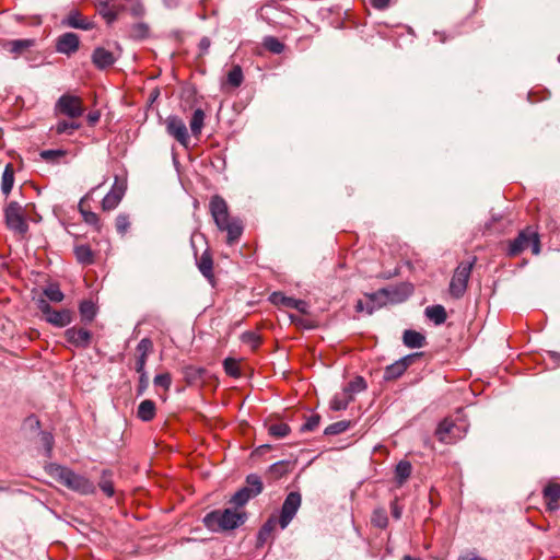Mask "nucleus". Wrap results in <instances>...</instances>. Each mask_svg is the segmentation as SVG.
I'll list each match as a JSON object with an SVG mask.
<instances>
[{
    "label": "nucleus",
    "instance_id": "53",
    "mask_svg": "<svg viewBox=\"0 0 560 560\" xmlns=\"http://www.w3.org/2000/svg\"><path fill=\"white\" fill-rule=\"evenodd\" d=\"M149 27L144 23H138L132 27V36L137 38H144L148 36Z\"/></svg>",
    "mask_w": 560,
    "mask_h": 560
},
{
    "label": "nucleus",
    "instance_id": "48",
    "mask_svg": "<svg viewBox=\"0 0 560 560\" xmlns=\"http://www.w3.org/2000/svg\"><path fill=\"white\" fill-rule=\"evenodd\" d=\"M136 350L138 354L149 355L153 351L152 340L150 338L141 339Z\"/></svg>",
    "mask_w": 560,
    "mask_h": 560
},
{
    "label": "nucleus",
    "instance_id": "44",
    "mask_svg": "<svg viewBox=\"0 0 560 560\" xmlns=\"http://www.w3.org/2000/svg\"><path fill=\"white\" fill-rule=\"evenodd\" d=\"M290 431V427L284 422L272 423L268 429L269 434L278 439L285 438Z\"/></svg>",
    "mask_w": 560,
    "mask_h": 560
},
{
    "label": "nucleus",
    "instance_id": "18",
    "mask_svg": "<svg viewBox=\"0 0 560 560\" xmlns=\"http://www.w3.org/2000/svg\"><path fill=\"white\" fill-rule=\"evenodd\" d=\"M63 26L89 31L94 27V23L89 19L84 18L79 11L72 10L69 14L61 21Z\"/></svg>",
    "mask_w": 560,
    "mask_h": 560
},
{
    "label": "nucleus",
    "instance_id": "23",
    "mask_svg": "<svg viewBox=\"0 0 560 560\" xmlns=\"http://www.w3.org/2000/svg\"><path fill=\"white\" fill-rule=\"evenodd\" d=\"M278 299H281V305L295 308L302 313L306 312V303L303 300H296L293 298L284 296L282 293L275 292L271 295L272 303H278Z\"/></svg>",
    "mask_w": 560,
    "mask_h": 560
},
{
    "label": "nucleus",
    "instance_id": "20",
    "mask_svg": "<svg viewBox=\"0 0 560 560\" xmlns=\"http://www.w3.org/2000/svg\"><path fill=\"white\" fill-rule=\"evenodd\" d=\"M125 9V7L118 1L114 0L109 3H105L97 8L98 13L105 19L108 24L115 22L119 15V13Z\"/></svg>",
    "mask_w": 560,
    "mask_h": 560
},
{
    "label": "nucleus",
    "instance_id": "37",
    "mask_svg": "<svg viewBox=\"0 0 560 560\" xmlns=\"http://www.w3.org/2000/svg\"><path fill=\"white\" fill-rule=\"evenodd\" d=\"M254 497L250 494V492L245 487H243L233 494L230 503L236 508H243Z\"/></svg>",
    "mask_w": 560,
    "mask_h": 560
},
{
    "label": "nucleus",
    "instance_id": "5",
    "mask_svg": "<svg viewBox=\"0 0 560 560\" xmlns=\"http://www.w3.org/2000/svg\"><path fill=\"white\" fill-rule=\"evenodd\" d=\"M49 471L57 481L72 491L83 495L95 492V486L88 477L79 475L68 467L52 465Z\"/></svg>",
    "mask_w": 560,
    "mask_h": 560
},
{
    "label": "nucleus",
    "instance_id": "49",
    "mask_svg": "<svg viewBox=\"0 0 560 560\" xmlns=\"http://www.w3.org/2000/svg\"><path fill=\"white\" fill-rule=\"evenodd\" d=\"M130 226L129 217L127 214L120 213L116 218V230L120 234H125Z\"/></svg>",
    "mask_w": 560,
    "mask_h": 560
},
{
    "label": "nucleus",
    "instance_id": "63",
    "mask_svg": "<svg viewBox=\"0 0 560 560\" xmlns=\"http://www.w3.org/2000/svg\"><path fill=\"white\" fill-rule=\"evenodd\" d=\"M389 0H371V4L378 10L387 8Z\"/></svg>",
    "mask_w": 560,
    "mask_h": 560
},
{
    "label": "nucleus",
    "instance_id": "7",
    "mask_svg": "<svg viewBox=\"0 0 560 560\" xmlns=\"http://www.w3.org/2000/svg\"><path fill=\"white\" fill-rule=\"evenodd\" d=\"M468 430L467 420L458 412L453 418H445L436 428L435 435L438 440L445 444H453L463 439Z\"/></svg>",
    "mask_w": 560,
    "mask_h": 560
},
{
    "label": "nucleus",
    "instance_id": "31",
    "mask_svg": "<svg viewBox=\"0 0 560 560\" xmlns=\"http://www.w3.org/2000/svg\"><path fill=\"white\" fill-rule=\"evenodd\" d=\"M404 343L408 348H421L424 345V336L416 330H406L402 337Z\"/></svg>",
    "mask_w": 560,
    "mask_h": 560
},
{
    "label": "nucleus",
    "instance_id": "12",
    "mask_svg": "<svg viewBox=\"0 0 560 560\" xmlns=\"http://www.w3.org/2000/svg\"><path fill=\"white\" fill-rule=\"evenodd\" d=\"M7 225L10 230L24 234L27 231V223L24 218L23 208L16 201H11L4 210Z\"/></svg>",
    "mask_w": 560,
    "mask_h": 560
},
{
    "label": "nucleus",
    "instance_id": "33",
    "mask_svg": "<svg viewBox=\"0 0 560 560\" xmlns=\"http://www.w3.org/2000/svg\"><path fill=\"white\" fill-rule=\"evenodd\" d=\"M80 315L83 322L91 323L96 316V305L92 301H82L79 306Z\"/></svg>",
    "mask_w": 560,
    "mask_h": 560
},
{
    "label": "nucleus",
    "instance_id": "21",
    "mask_svg": "<svg viewBox=\"0 0 560 560\" xmlns=\"http://www.w3.org/2000/svg\"><path fill=\"white\" fill-rule=\"evenodd\" d=\"M90 198V194L85 195L79 202V211L83 218V221L94 226L96 230L101 229L100 218L98 215L90 210V207L88 205V200Z\"/></svg>",
    "mask_w": 560,
    "mask_h": 560
},
{
    "label": "nucleus",
    "instance_id": "19",
    "mask_svg": "<svg viewBox=\"0 0 560 560\" xmlns=\"http://www.w3.org/2000/svg\"><path fill=\"white\" fill-rule=\"evenodd\" d=\"M544 500L549 512H555L559 509L560 500V485L556 482H549L542 491Z\"/></svg>",
    "mask_w": 560,
    "mask_h": 560
},
{
    "label": "nucleus",
    "instance_id": "45",
    "mask_svg": "<svg viewBox=\"0 0 560 560\" xmlns=\"http://www.w3.org/2000/svg\"><path fill=\"white\" fill-rule=\"evenodd\" d=\"M372 524L378 528H385L388 524V517L384 509H378L373 512Z\"/></svg>",
    "mask_w": 560,
    "mask_h": 560
},
{
    "label": "nucleus",
    "instance_id": "22",
    "mask_svg": "<svg viewBox=\"0 0 560 560\" xmlns=\"http://www.w3.org/2000/svg\"><path fill=\"white\" fill-rule=\"evenodd\" d=\"M92 61L98 69H105L115 62V57L112 51L97 47L92 54Z\"/></svg>",
    "mask_w": 560,
    "mask_h": 560
},
{
    "label": "nucleus",
    "instance_id": "34",
    "mask_svg": "<svg viewBox=\"0 0 560 560\" xmlns=\"http://www.w3.org/2000/svg\"><path fill=\"white\" fill-rule=\"evenodd\" d=\"M98 487L107 497L110 498L114 495L115 489L113 483V472L110 470H103Z\"/></svg>",
    "mask_w": 560,
    "mask_h": 560
},
{
    "label": "nucleus",
    "instance_id": "11",
    "mask_svg": "<svg viewBox=\"0 0 560 560\" xmlns=\"http://www.w3.org/2000/svg\"><path fill=\"white\" fill-rule=\"evenodd\" d=\"M37 307L45 320L56 327H66L72 322V313L69 310H54L46 299L37 301Z\"/></svg>",
    "mask_w": 560,
    "mask_h": 560
},
{
    "label": "nucleus",
    "instance_id": "28",
    "mask_svg": "<svg viewBox=\"0 0 560 560\" xmlns=\"http://www.w3.org/2000/svg\"><path fill=\"white\" fill-rule=\"evenodd\" d=\"M352 400L353 396L348 392L342 390L341 393L335 394L330 400V408L335 411L345 410Z\"/></svg>",
    "mask_w": 560,
    "mask_h": 560
},
{
    "label": "nucleus",
    "instance_id": "1",
    "mask_svg": "<svg viewBox=\"0 0 560 560\" xmlns=\"http://www.w3.org/2000/svg\"><path fill=\"white\" fill-rule=\"evenodd\" d=\"M209 209L218 229L228 233V244L237 242L243 233V225L240 219L230 217L226 201L215 195L210 200Z\"/></svg>",
    "mask_w": 560,
    "mask_h": 560
},
{
    "label": "nucleus",
    "instance_id": "15",
    "mask_svg": "<svg viewBox=\"0 0 560 560\" xmlns=\"http://www.w3.org/2000/svg\"><path fill=\"white\" fill-rule=\"evenodd\" d=\"M418 355L419 354H417V353L406 355V357L397 360L393 364L386 366L384 374H383V378L385 381L397 380L405 373V371L408 369V366H410L413 363V361L416 360V358Z\"/></svg>",
    "mask_w": 560,
    "mask_h": 560
},
{
    "label": "nucleus",
    "instance_id": "61",
    "mask_svg": "<svg viewBox=\"0 0 560 560\" xmlns=\"http://www.w3.org/2000/svg\"><path fill=\"white\" fill-rule=\"evenodd\" d=\"M211 45V42L208 37H202L199 42V49L201 54H206Z\"/></svg>",
    "mask_w": 560,
    "mask_h": 560
},
{
    "label": "nucleus",
    "instance_id": "3",
    "mask_svg": "<svg viewBox=\"0 0 560 560\" xmlns=\"http://www.w3.org/2000/svg\"><path fill=\"white\" fill-rule=\"evenodd\" d=\"M410 292L411 290L408 285L397 289H381L375 293L368 294L366 301L359 300L355 304V311L359 313L366 312L371 315L387 302L397 303L404 301Z\"/></svg>",
    "mask_w": 560,
    "mask_h": 560
},
{
    "label": "nucleus",
    "instance_id": "39",
    "mask_svg": "<svg viewBox=\"0 0 560 560\" xmlns=\"http://www.w3.org/2000/svg\"><path fill=\"white\" fill-rule=\"evenodd\" d=\"M262 45L272 54H281L284 50V45L275 36L265 37Z\"/></svg>",
    "mask_w": 560,
    "mask_h": 560
},
{
    "label": "nucleus",
    "instance_id": "16",
    "mask_svg": "<svg viewBox=\"0 0 560 560\" xmlns=\"http://www.w3.org/2000/svg\"><path fill=\"white\" fill-rule=\"evenodd\" d=\"M66 340L77 348H88L92 334L85 328L70 327L65 331Z\"/></svg>",
    "mask_w": 560,
    "mask_h": 560
},
{
    "label": "nucleus",
    "instance_id": "26",
    "mask_svg": "<svg viewBox=\"0 0 560 560\" xmlns=\"http://www.w3.org/2000/svg\"><path fill=\"white\" fill-rule=\"evenodd\" d=\"M14 185V167L12 163H8L4 167L1 178V191L4 196H9Z\"/></svg>",
    "mask_w": 560,
    "mask_h": 560
},
{
    "label": "nucleus",
    "instance_id": "51",
    "mask_svg": "<svg viewBox=\"0 0 560 560\" xmlns=\"http://www.w3.org/2000/svg\"><path fill=\"white\" fill-rule=\"evenodd\" d=\"M139 373V383L137 386V394L143 395L149 386V377L147 372H138Z\"/></svg>",
    "mask_w": 560,
    "mask_h": 560
},
{
    "label": "nucleus",
    "instance_id": "43",
    "mask_svg": "<svg viewBox=\"0 0 560 560\" xmlns=\"http://www.w3.org/2000/svg\"><path fill=\"white\" fill-rule=\"evenodd\" d=\"M350 427H351L350 421H346V420L337 421V422L329 424L325 429V434L326 435H337L339 433L347 431Z\"/></svg>",
    "mask_w": 560,
    "mask_h": 560
},
{
    "label": "nucleus",
    "instance_id": "62",
    "mask_svg": "<svg viewBox=\"0 0 560 560\" xmlns=\"http://www.w3.org/2000/svg\"><path fill=\"white\" fill-rule=\"evenodd\" d=\"M43 443L47 450V452L49 453L52 448V436L49 434V433H44L43 434Z\"/></svg>",
    "mask_w": 560,
    "mask_h": 560
},
{
    "label": "nucleus",
    "instance_id": "35",
    "mask_svg": "<svg viewBox=\"0 0 560 560\" xmlns=\"http://www.w3.org/2000/svg\"><path fill=\"white\" fill-rule=\"evenodd\" d=\"M74 254L79 262L83 265H91L94 261V255L90 246L78 245L74 248Z\"/></svg>",
    "mask_w": 560,
    "mask_h": 560
},
{
    "label": "nucleus",
    "instance_id": "17",
    "mask_svg": "<svg viewBox=\"0 0 560 560\" xmlns=\"http://www.w3.org/2000/svg\"><path fill=\"white\" fill-rule=\"evenodd\" d=\"M125 189L126 187L124 183H118V180L116 179L110 191L102 200V209L104 211H110L115 209L121 201L125 195Z\"/></svg>",
    "mask_w": 560,
    "mask_h": 560
},
{
    "label": "nucleus",
    "instance_id": "29",
    "mask_svg": "<svg viewBox=\"0 0 560 560\" xmlns=\"http://www.w3.org/2000/svg\"><path fill=\"white\" fill-rule=\"evenodd\" d=\"M198 268L208 280L213 278V260L209 252L202 253L198 260Z\"/></svg>",
    "mask_w": 560,
    "mask_h": 560
},
{
    "label": "nucleus",
    "instance_id": "4",
    "mask_svg": "<svg viewBox=\"0 0 560 560\" xmlns=\"http://www.w3.org/2000/svg\"><path fill=\"white\" fill-rule=\"evenodd\" d=\"M246 520L247 514L244 511L224 509L208 513L203 517V524L212 532H225L240 527Z\"/></svg>",
    "mask_w": 560,
    "mask_h": 560
},
{
    "label": "nucleus",
    "instance_id": "2",
    "mask_svg": "<svg viewBox=\"0 0 560 560\" xmlns=\"http://www.w3.org/2000/svg\"><path fill=\"white\" fill-rule=\"evenodd\" d=\"M209 209L218 229L228 233V244L237 242L243 233V225L240 219L230 217L226 201L215 195L210 200Z\"/></svg>",
    "mask_w": 560,
    "mask_h": 560
},
{
    "label": "nucleus",
    "instance_id": "42",
    "mask_svg": "<svg viewBox=\"0 0 560 560\" xmlns=\"http://www.w3.org/2000/svg\"><path fill=\"white\" fill-rule=\"evenodd\" d=\"M81 125L75 122V121H59L56 126H55V131L57 135H62V133H67V135H72L75 130L80 129Z\"/></svg>",
    "mask_w": 560,
    "mask_h": 560
},
{
    "label": "nucleus",
    "instance_id": "57",
    "mask_svg": "<svg viewBox=\"0 0 560 560\" xmlns=\"http://www.w3.org/2000/svg\"><path fill=\"white\" fill-rule=\"evenodd\" d=\"M272 537L273 536L271 534L266 533L260 528L257 535V547L264 546Z\"/></svg>",
    "mask_w": 560,
    "mask_h": 560
},
{
    "label": "nucleus",
    "instance_id": "10",
    "mask_svg": "<svg viewBox=\"0 0 560 560\" xmlns=\"http://www.w3.org/2000/svg\"><path fill=\"white\" fill-rule=\"evenodd\" d=\"M85 108L82 98L69 93L62 94L55 104V112L69 118H79Z\"/></svg>",
    "mask_w": 560,
    "mask_h": 560
},
{
    "label": "nucleus",
    "instance_id": "50",
    "mask_svg": "<svg viewBox=\"0 0 560 560\" xmlns=\"http://www.w3.org/2000/svg\"><path fill=\"white\" fill-rule=\"evenodd\" d=\"M320 417L318 415H312L307 418L305 423L302 425V431H313L319 425Z\"/></svg>",
    "mask_w": 560,
    "mask_h": 560
},
{
    "label": "nucleus",
    "instance_id": "30",
    "mask_svg": "<svg viewBox=\"0 0 560 560\" xmlns=\"http://www.w3.org/2000/svg\"><path fill=\"white\" fill-rule=\"evenodd\" d=\"M425 315L435 325H441L445 323L447 318L446 311L442 305L428 306L425 308Z\"/></svg>",
    "mask_w": 560,
    "mask_h": 560
},
{
    "label": "nucleus",
    "instance_id": "8",
    "mask_svg": "<svg viewBox=\"0 0 560 560\" xmlns=\"http://www.w3.org/2000/svg\"><path fill=\"white\" fill-rule=\"evenodd\" d=\"M529 246L532 247V253L534 255H538L540 253L539 235L535 229L527 226L510 243L508 255L511 257L517 256Z\"/></svg>",
    "mask_w": 560,
    "mask_h": 560
},
{
    "label": "nucleus",
    "instance_id": "32",
    "mask_svg": "<svg viewBox=\"0 0 560 560\" xmlns=\"http://www.w3.org/2000/svg\"><path fill=\"white\" fill-rule=\"evenodd\" d=\"M205 118H206V115L201 108H197L194 110L189 125H190L191 133L195 137L200 136L201 130L203 128Z\"/></svg>",
    "mask_w": 560,
    "mask_h": 560
},
{
    "label": "nucleus",
    "instance_id": "60",
    "mask_svg": "<svg viewBox=\"0 0 560 560\" xmlns=\"http://www.w3.org/2000/svg\"><path fill=\"white\" fill-rule=\"evenodd\" d=\"M243 341H249L253 342L254 346H257L259 343V338L254 332H245L243 334Z\"/></svg>",
    "mask_w": 560,
    "mask_h": 560
},
{
    "label": "nucleus",
    "instance_id": "47",
    "mask_svg": "<svg viewBox=\"0 0 560 560\" xmlns=\"http://www.w3.org/2000/svg\"><path fill=\"white\" fill-rule=\"evenodd\" d=\"M153 383L156 387H162L168 390L172 384V376L170 373H162L154 376Z\"/></svg>",
    "mask_w": 560,
    "mask_h": 560
},
{
    "label": "nucleus",
    "instance_id": "13",
    "mask_svg": "<svg viewBox=\"0 0 560 560\" xmlns=\"http://www.w3.org/2000/svg\"><path fill=\"white\" fill-rule=\"evenodd\" d=\"M166 131L175 138L182 145L187 147L189 143V135L187 127L182 118L177 116H168L165 121Z\"/></svg>",
    "mask_w": 560,
    "mask_h": 560
},
{
    "label": "nucleus",
    "instance_id": "64",
    "mask_svg": "<svg viewBox=\"0 0 560 560\" xmlns=\"http://www.w3.org/2000/svg\"><path fill=\"white\" fill-rule=\"evenodd\" d=\"M100 113L98 112H91L88 114L86 118L91 126H94L100 120Z\"/></svg>",
    "mask_w": 560,
    "mask_h": 560
},
{
    "label": "nucleus",
    "instance_id": "27",
    "mask_svg": "<svg viewBox=\"0 0 560 560\" xmlns=\"http://www.w3.org/2000/svg\"><path fill=\"white\" fill-rule=\"evenodd\" d=\"M412 466L407 460H400L395 468V480L401 487L410 477Z\"/></svg>",
    "mask_w": 560,
    "mask_h": 560
},
{
    "label": "nucleus",
    "instance_id": "55",
    "mask_svg": "<svg viewBox=\"0 0 560 560\" xmlns=\"http://www.w3.org/2000/svg\"><path fill=\"white\" fill-rule=\"evenodd\" d=\"M149 355L138 354L136 360V372H147L145 371V364Z\"/></svg>",
    "mask_w": 560,
    "mask_h": 560
},
{
    "label": "nucleus",
    "instance_id": "56",
    "mask_svg": "<svg viewBox=\"0 0 560 560\" xmlns=\"http://www.w3.org/2000/svg\"><path fill=\"white\" fill-rule=\"evenodd\" d=\"M205 373V370L201 368L196 366H188L186 368L185 374L187 377H201V375Z\"/></svg>",
    "mask_w": 560,
    "mask_h": 560
},
{
    "label": "nucleus",
    "instance_id": "6",
    "mask_svg": "<svg viewBox=\"0 0 560 560\" xmlns=\"http://www.w3.org/2000/svg\"><path fill=\"white\" fill-rule=\"evenodd\" d=\"M301 494L295 491L290 492L284 499L279 517L271 515L260 528L272 536L278 525L281 529L287 528L301 508Z\"/></svg>",
    "mask_w": 560,
    "mask_h": 560
},
{
    "label": "nucleus",
    "instance_id": "36",
    "mask_svg": "<svg viewBox=\"0 0 560 560\" xmlns=\"http://www.w3.org/2000/svg\"><path fill=\"white\" fill-rule=\"evenodd\" d=\"M245 488L255 498L262 492L264 486L260 477L256 474H250L246 477Z\"/></svg>",
    "mask_w": 560,
    "mask_h": 560
},
{
    "label": "nucleus",
    "instance_id": "54",
    "mask_svg": "<svg viewBox=\"0 0 560 560\" xmlns=\"http://www.w3.org/2000/svg\"><path fill=\"white\" fill-rule=\"evenodd\" d=\"M285 463L278 462L270 466L269 471L276 477H280L284 474Z\"/></svg>",
    "mask_w": 560,
    "mask_h": 560
},
{
    "label": "nucleus",
    "instance_id": "58",
    "mask_svg": "<svg viewBox=\"0 0 560 560\" xmlns=\"http://www.w3.org/2000/svg\"><path fill=\"white\" fill-rule=\"evenodd\" d=\"M272 537L273 536L271 534L266 533L260 528L257 535V547L264 546Z\"/></svg>",
    "mask_w": 560,
    "mask_h": 560
},
{
    "label": "nucleus",
    "instance_id": "14",
    "mask_svg": "<svg viewBox=\"0 0 560 560\" xmlns=\"http://www.w3.org/2000/svg\"><path fill=\"white\" fill-rule=\"evenodd\" d=\"M80 48V37L78 34L67 32L61 34L56 39L55 49L59 54L71 56L75 54Z\"/></svg>",
    "mask_w": 560,
    "mask_h": 560
},
{
    "label": "nucleus",
    "instance_id": "38",
    "mask_svg": "<svg viewBox=\"0 0 560 560\" xmlns=\"http://www.w3.org/2000/svg\"><path fill=\"white\" fill-rule=\"evenodd\" d=\"M223 369L224 372L231 377L238 378L242 376L240 363L234 358H226L223 361Z\"/></svg>",
    "mask_w": 560,
    "mask_h": 560
},
{
    "label": "nucleus",
    "instance_id": "40",
    "mask_svg": "<svg viewBox=\"0 0 560 560\" xmlns=\"http://www.w3.org/2000/svg\"><path fill=\"white\" fill-rule=\"evenodd\" d=\"M44 295L47 298V301H51L55 303H59L63 300L65 294L59 289L57 284H49L44 289Z\"/></svg>",
    "mask_w": 560,
    "mask_h": 560
},
{
    "label": "nucleus",
    "instance_id": "46",
    "mask_svg": "<svg viewBox=\"0 0 560 560\" xmlns=\"http://www.w3.org/2000/svg\"><path fill=\"white\" fill-rule=\"evenodd\" d=\"M366 388V383L363 377H355L353 381L348 383V385L343 388L345 392H348L353 396L355 393H360Z\"/></svg>",
    "mask_w": 560,
    "mask_h": 560
},
{
    "label": "nucleus",
    "instance_id": "24",
    "mask_svg": "<svg viewBox=\"0 0 560 560\" xmlns=\"http://www.w3.org/2000/svg\"><path fill=\"white\" fill-rule=\"evenodd\" d=\"M156 415L155 402L151 399H145L140 402L137 409V417L144 421L149 422L154 419Z\"/></svg>",
    "mask_w": 560,
    "mask_h": 560
},
{
    "label": "nucleus",
    "instance_id": "41",
    "mask_svg": "<svg viewBox=\"0 0 560 560\" xmlns=\"http://www.w3.org/2000/svg\"><path fill=\"white\" fill-rule=\"evenodd\" d=\"M34 42L32 39H15L9 43L10 51L15 56L21 55L24 50L28 49L33 46Z\"/></svg>",
    "mask_w": 560,
    "mask_h": 560
},
{
    "label": "nucleus",
    "instance_id": "52",
    "mask_svg": "<svg viewBox=\"0 0 560 560\" xmlns=\"http://www.w3.org/2000/svg\"><path fill=\"white\" fill-rule=\"evenodd\" d=\"M63 155H65V151H62V150H45V151H42V153H40V156L45 161H55Z\"/></svg>",
    "mask_w": 560,
    "mask_h": 560
},
{
    "label": "nucleus",
    "instance_id": "9",
    "mask_svg": "<svg viewBox=\"0 0 560 560\" xmlns=\"http://www.w3.org/2000/svg\"><path fill=\"white\" fill-rule=\"evenodd\" d=\"M475 262L476 258L474 257L470 261L459 262L455 269L450 282V294L453 298L459 299L465 294Z\"/></svg>",
    "mask_w": 560,
    "mask_h": 560
},
{
    "label": "nucleus",
    "instance_id": "59",
    "mask_svg": "<svg viewBox=\"0 0 560 560\" xmlns=\"http://www.w3.org/2000/svg\"><path fill=\"white\" fill-rule=\"evenodd\" d=\"M390 513H392L393 517L396 520H399L401 517L402 508L398 504L397 500H394L390 503Z\"/></svg>",
    "mask_w": 560,
    "mask_h": 560
},
{
    "label": "nucleus",
    "instance_id": "25",
    "mask_svg": "<svg viewBox=\"0 0 560 560\" xmlns=\"http://www.w3.org/2000/svg\"><path fill=\"white\" fill-rule=\"evenodd\" d=\"M244 81V74L241 66L234 65L226 73L225 81L222 83L223 86H230L236 89L242 85Z\"/></svg>",
    "mask_w": 560,
    "mask_h": 560
}]
</instances>
